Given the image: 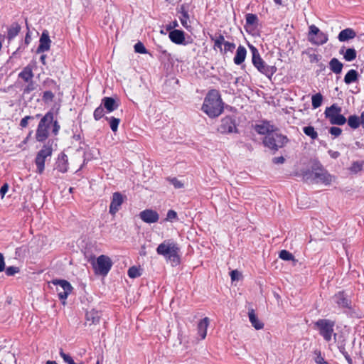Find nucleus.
<instances>
[{
    "label": "nucleus",
    "instance_id": "63",
    "mask_svg": "<svg viewBox=\"0 0 364 364\" xmlns=\"http://www.w3.org/2000/svg\"><path fill=\"white\" fill-rule=\"evenodd\" d=\"M328 152L333 159H337L340 156V153L336 151L329 150Z\"/></svg>",
    "mask_w": 364,
    "mask_h": 364
},
{
    "label": "nucleus",
    "instance_id": "19",
    "mask_svg": "<svg viewBox=\"0 0 364 364\" xmlns=\"http://www.w3.org/2000/svg\"><path fill=\"white\" fill-rule=\"evenodd\" d=\"M356 36V33L353 28H346L342 30L338 36V39L341 42L348 41V40L353 39Z\"/></svg>",
    "mask_w": 364,
    "mask_h": 364
},
{
    "label": "nucleus",
    "instance_id": "36",
    "mask_svg": "<svg viewBox=\"0 0 364 364\" xmlns=\"http://www.w3.org/2000/svg\"><path fill=\"white\" fill-rule=\"evenodd\" d=\"M105 119L109 121L110 128L113 132H116L118 129V126L120 122V119L119 118H116L114 117H106Z\"/></svg>",
    "mask_w": 364,
    "mask_h": 364
},
{
    "label": "nucleus",
    "instance_id": "43",
    "mask_svg": "<svg viewBox=\"0 0 364 364\" xmlns=\"http://www.w3.org/2000/svg\"><path fill=\"white\" fill-rule=\"evenodd\" d=\"M59 354L65 363L68 364H76L72 357L64 353L62 348H60Z\"/></svg>",
    "mask_w": 364,
    "mask_h": 364
},
{
    "label": "nucleus",
    "instance_id": "62",
    "mask_svg": "<svg viewBox=\"0 0 364 364\" xmlns=\"http://www.w3.org/2000/svg\"><path fill=\"white\" fill-rule=\"evenodd\" d=\"M338 349H339V351L342 353V355L344 356V357H346L347 355H349V353L346 351V348H345V345L344 344H341L339 346H338Z\"/></svg>",
    "mask_w": 364,
    "mask_h": 364
},
{
    "label": "nucleus",
    "instance_id": "11",
    "mask_svg": "<svg viewBox=\"0 0 364 364\" xmlns=\"http://www.w3.org/2000/svg\"><path fill=\"white\" fill-rule=\"evenodd\" d=\"M218 131L223 134L237 133L236 120L234 117L226 116L220 120Z\"/></svg>",
    "mask_w": 364,
    "mask_h": 364
},
{
    "label": "nucleus",
    "instance_id": "17",
    "mask_svg": "<svg viewBox=\"0 0 364 364\" xmlns=\"http://www.w3.org/2000/svg\"><path fill=\"white\" fill-rule=\"evenodd\" d=\"M55 169L61 173H65L68 169V159L66 154L61 153L55 163Z\"/></svg>",
    "mask_w": 364,
    "mask_h": 364
},
{
    "label": "nucleus",
    "instance_id": "2",
    "mask_svg": "<svg viewBox=\"0 0 364 364\" xmlns=\"http://www.w3.org/2000/svg\"><path fill=\"white\" fill-rule=\"evenodd\" d=\"M302 176L307 182H321L326 185L331 182V176L318 161H315L311 166V170L304 171Z\"/></svg>",
    "mask_w": 364,
    "mask_h": 364
},
{
    "label": "nucleus",
    "instance_id": "50",
    "mask_svg": "<svg viewBox=\"0 0 364 364\" xmlns=\"http://www.w3.org/2000/svg\"><path fill=\"white\" fill-rule=\"evenodd\" d=\"M177 219V213L173 210H169L166 215V220L172 221Z\"/></svg>",
    "mask_w": 364,
    "mask_h": 364
},
{
    "label": "nucleus",
    "instance_id": "40",
    "mask_svg": "<svg viewBox=\"0 0 364 364\" xmlns=\"http://www.w3.org/2000/svg\"><path fill=\"white\" fill-rule=\"evenodd\" d=\"M279 258L285 261L294 260V255L286 250H281L279 254Z\"/></svg>",
    "mask_w": 364,
    "mask_h": 364
},
{
    "label": "nucleus",
    "instance_id": "30",
    "mask_svg": "<svg viewBox=\"0 0 364 364\" xmlns=\"http://www.w3.org/2000/svg\"><path fill=\"white\" fill-rule=\"evenodd\" d=\"M21 29V26L18 23H14L8 30V38L9 40L15 38Z\"/></svg>",
    "mask_w": 364,
    "mask_h": 364
},
{
    "label": "nucleus",
    "instance_id": "35",
    "mask_svg": "<svg viewBox=\"0 0 364 364\" xmlns=\"http://www.w3.org/2000/svg\"><path fill=\"white\" fill-rule=\"evenodd\" d=\"M246 26H256L258 24V18L256 14H247L245 16Z\"/></svg>",
    "mask_w": 364,
    "mask_h": 364
},
{
    "label": "nucleus",
    "instance_id": "21",
    "mask_svg": "<svg viewBox=\"0 0 364 364\" xmlns=\"http://www.w3.org/2000/svg\"><path fill=\"white\" fill-rule=\"evenodd\" d=\"M256 132L259 134H269L274 132V126L271 125L268 122H264L260 124L255 126Z\"/></svg>",
    "mask_w": 364,
    "mask_h": 364
},
{
    "label": "nucleus",
    "instance_id": "31",
    "mask_svg": "<svg viewBox=\"0 0 364 364\" xmlns=\"http://www.w3.org/2000/svg\"><path fill=\"white\" fill-rule=\"evenodd\" d=\"M329 121L331 124L341 126L346 124L347 119L340 113L329 119Z\"/></svg>",
    "mask_w": 364,
    "mask_h": 364
},
{
    "label": "nucleus",
    "instance_id": "42",
    "mask_svg": "<svg viewBox=\"0 0 364 364\" xmlns=\"http://www.w3.org/2000/svg\"><path fill=\"white\" fill-rule=\"evenodd\" d=\"M134 51L140 54L148 53V50L145 48L144 45L140 41L134 45Z\"/></svg>",
    "mask_w": 364,
    "mask_h": 364
},
{
    "label": "nucleus",
    "instance_id": "34",
    "mask_svg": "<svg viewBox=\"0 0 364 364\" xmlns=\"http://www.w3.org/2000/svg\"><path fill=\"white\" fill-rule=\"evenodd\" d=\"M304 133L309 136L311 139H316L318 138V133L312 126H306L303 128Z\"/></svg>",
    "mask_w": 364,
    "mask_h": 364
},
{
    "label": "nucleus",
    "instance_id": "3",
    "mask_svg": "<svg viewBox=\"0 0 364 364\" xmlns=\"http://www.w3.org/2000/svg\"><path fill=\"white\" fill-rule=\"evenodd\" d=\"M179 250L178 245L172 240H165L156 248L157 254L170 261L172 266H176L180 263Z\"/></svg>",
    "mask_w": 364,
    "mask_h": 364
},
{
    "label": "nucleus",
    "instance_id": "9",
    "mask_svg": "<svg viewBox=\"0 0 364 364\" xmlns=\"http://www.w3.org/2000/svg\"><path fill=\"white\" fill-rule=\"evenodd\" d=\"M51 283L56 286L58 298L60 300L63 301V304H64L65 303V300L73 290V287L70 282L65 279H53L51 281Z\"/></svg>",
    "mask_w": 364,
    "mask_h": 364
},
{
    "label": "nucleus",
    "instance_id": "46",
    "mask_svg": "<svg viewBox=\"0 0 364 364\" xmlns=\"http://www.w3.org/2000/svg\"><path fill=\"white\" fill-rule=\"evenodd\" d=\"M235 48V44L234 43H230V42L227 41V42L224 43V48L223 50L222 53L225 54L228 51L232 52Z\"/></svg>",
    "mask_w": 364,
    "mask_h": 364
},
{
    "label": "nucleus",
    "instance_id": "5",
    "mask_svg": "<svg viewBox=\"0 0 364 364\" xmlns=\"http://www.w3.org/2000/svg\"><path fill=\"white\" fill-rule=\"evenodd\" d=\"M53 114L50 112L46 113L41 119L36 133L38 141H44L48 136V129L53 121Z\"/></svg>",
    "mask_w": 364,
    "mask_h": 364
},
{
    "label": "nucleus",
    "instance_id": "26",
    "mask_svg": "<svg viewBox=\"0 0 364 364\" xmlns=\"http://www.w3.org/2000/svg\"><path fill=\"white\" fill-rule=\"evenodd\" d=\"M345 47L340 49V54L343 55V58L346 61L350 62L356 58L357 53L354 48H347L344 51Z\"/></svg>",
    "mask_w": 364,
    "mask_h": 364
},
{
    "label": "nucleus",
    "instance_id": "57",
    "mask_svg": "<svg viewBox=\"0 0 364 364\" xmlns=\"http://www.w3.org/2000/svg\"><path fill=\"white\" fill-rule=\"evenodd\" d=\"M178 26V23L177 21L175 20L166 26V31L170 32L171 31L175 29Z\"/></svg>",
    "mask_w": 364,
    "mask_h": 364
},
{
    "label": "nucleus",
    "instance_id": "52",
    "mask_svg": "<svg viewBox=\"0 0 364 364\" xmlns=\"http://www.w3.org/2000/svg\"><path fill=\"white\" fill-rule=\"evenodd\" d=\"M43 98L45 101H52L54 98V94L51 91H46L43 92Z\"/></svg>",
    "mask_w": 364,
    "mask_h": 364
},
{
    "label": "nucleus",
    "instance_id": "22",
    "mask_svg": "<svg viewBox=\"0 0 364 364\" xmlns=\"http://www.w3.org/2000/svg\"><path fill=\"white\" fill-rule=\"evenodd\" d=\"M101 312L92 309L86 313V321L89 322V325L97 324L100 322L101 318Z\"/></svg>",
    "mask_w": 364,
    "mask_h": 364
},
{
    "label": "nucleus",
    "instance_id": "12",
    "mask_svg": "<svg viewBox=\"0 0 364 364\" xmlns=\"http://www.w3.org/2000/svg\"><path fill=\"white\" fill-rule=\"evenodd\" d=\"M124 197L119 192H114L112 194V200L109 205V212L111 215H114L119 211L122 204L123 203Z\"/></svg>",
    "mask_w": 364,
    "mask_h": 364
},
{
    "label": "nucleus",
    "instance_id": "27",
    "mask_svg": "<svg viewBox=\"0 0 364 364\" xmlns=\"http://www.w3.org/2000/svg\"><path fill=\"white\" fill-rule=\"evenodd\" d=\"M329 68L335 74H340L342 72L343 64L337 58H333L329 62Z\"/></svg>",
    "mask_w": 364,
    "mask_h": 364
},
{
    "label": "nucleus",
    "instance_id": "58",
    "mask_svg": "<svg viewBox=\"0 0 364 364\" xmlns=\"http://www.w3.org/2000/svg\"><path fill=\"white\" fill-rule=\"evenodd\" d=\"M240 273L237 270H232L230 272V277L232 281L239 280Z\"/></svg>",
    "mask_w": 364,
    "mask_h": 364
},
{
    "label": "nucleus",
    "instance_id": "64",
    "mask_svg": "<svg viewBox=\"0 0 364 364\" xmlns=\"http://www.w3.org/2000/svg\"><path fill=\"white\" fill-rule=\"evenodd\" d=\"M359 122L364 129V112H363L360 116L359 117Z\"/></svg>",
    "mask_w": 364,
    "mask_h": 364
},
{
    "label": "nucleus",
    "instance_id": "48",
    "mask_svg": "<svg viewBox=\"0 0 364 364\" xmlns=\"http://www.w3.org/2000/svg\"><path fill=\"white\" fill-rule=\"evenodd\" d=\"M329 133L331 135L337 137L339 136L342 133V129L338 127H332L329 129Z\"/></svg>",
    "mask_w": 364,
    "mask_h": 364
},
{
    "label": "nucleus",
    "instance_id": "44",
    "mask_svg": "<svg viewBox=\"0 0 364 364\" xmlns=\"http://www.w3.org/2000/svg\"><path fill=\"white\" fill-rule=\"evenodd\" d=\"M315 358L314 360L316 364H328L323 358V357L321 355V353L320 350H316L314 351Z\"/></svg>",
    "mask_w": 364,
    "mask_h": 364
},
{
    "label": "nucleus",
    "instance_id": "25",
    "mask_svg": "<svg viewBox=\"0 0 364 364\" xmlns=\"http://www.w3.org/2000/svg\"><path fill=\"white\" fill-rule=\"evenodd\" d=\"M209 324V319L205 317L198 324V332L202 339H204L207 334V328Z\"/></svg>",
    "mask_w": 364,
    "mask_h": 364
},
{
    "label": "nucleus",
    "instance_id": "60",
    "mask_svg": "<svg viewBox=\"0 0 364 364\" xmlns=\"http://www.w3.org/2000/svg\"><path fill=\"white\" fill-rule=\"evenodd\" d=\"M5 269V262L3 254L0 253V272Z\"/></svg>",
    "mask_w": 364,
    "mask_h": 364
},
{
    "label": "nucleus",
    "instance_id": "16",
    "mask_svg": "<svg viewBox=\"0 0 364 364\" xmlns=\"http://www.w3.org/2000/svg\"><path fill=\"white\" fill-rule=\"evenodd\" d=\"M170 40L177 45H186L185 32L182 30L173 29L168 33Z\"/></svg>",
    "mask_w": 364,
    "mask_h": 364
},
{
    "label": "nucleus",
    "instance_id": "47",
    "mask_svg": "<svg viewBox=\"0 0 364 364\" xmlns=\"http://www.w3.org/2000/svg\"><path fill=\"white\" fill-rule=\"evenodd\" d=\"M7 276H13L20 271L18 267L10 266L4 269Z\"/></svg>",
    "mask_w": 364,
    "mask_h": 364
},
{
    "label": "nucleus",
    "instance_id": "45",
    "mask_svg": "<svg viewBox=\"0 0 364 364\" xmlns=\"http://www.w3.org/2000/svg\"><path fill=\"white\" fill-rule=\"evenodd\" d=\"M181 16H179V19H180V21L182 24V26L186 28H188V21L189 20V14L188 12H184L183 14H181Z\"/></svg>",
    "mask_w": 364,
    "mask_h": 364
},
{
    "label": "nucleus",
    "instance_id": "41",
    "mask_svg": "<svg viewBox=\"0 0 364 364\" xmlns=\"http://www.w3.org/2000/svg\"><path fill=\"white\" fill-rule=\"evenodd\" d=\"M104 115H105V110L101 105L95 109L94 113H93V117L96 121H98L102 117H103Z\"/></svg>",
    "mask_w": 364,
    "mask_h": 364
},
{
    "label": "nucleus",
    "instance_id": "8",
    "mask_svg": "<svg viewBox=\"0 0 364 364\" xmlns=\"http://www.w3.org/2000/svg\"><path fill=\"white\" fill-rule=\"evenodd\" d=\"M92 265L96 274L105 276L109 272L112 262L108 256L102 255L97 258L96 262H94Z\"/></svg>",
    "mask_w": 364,
    "mask_h": 364
},
{
    "label": "nucleus",
    "instance_id": "32",
    "mask_svg": "<svg viewBox=\"0 0 364 364\" xmlns=\"http://www.w3.org/2000/svg\"><path fill=\"white\" fill-rule=\"evenodd\" d=\"M346 122H348V126L353 129L358 128L360 125L359 122V117L355 114L349 116Z\"/></svg>",
    "mask_w": 364,
    "mask_h": 364
},
{
    "label": "nucleus",
    "instance_id": "24",
    "mask_svg": "<svg viewBox=\"0 0 364 364\" xmlns=\"http://www.w3.org/2000/svg\"><path fill=\"white\" fill-rule=\"evenodd\" d=\"M342 109L337 104L334 103L330 107L326 108L324 115L326 119H331L341 112Z\"/></svg>",
    "mask_w": 364,
    "mask_h": 364
},
{
    "label": "nucleus",
    "instance_id": "23",
    "mask_svg": "<svg viewBox=\"0 0 364 364\" xmlns=\"http://www.w3.org/2000/svg\"><path fill=\"white\" fill-rule=\"evenodd\" d=\"M247 55V50L242 46H239L236 54L234 57L233 61L236 65H241L245 60Z\"/></svg>",
    "mask_w": 364,
    "mask_h": 364
},
{
    "label": "nucleus",
    "instance_id": "14",
    "mask_svg": "<svg viewBox=\"0 0 364 364\" xmlns=\"http://www.w3.org/2000/svg\"><path fill=\"white\" fill-rule=\"evenodd\" d=\"M43 238L41 235L34 237L28 243V251L32 254L39 252L45 245Z\"/></svg>",
    "mask_w": 364,
    "mask_h": 364
},
{
    "label": "nucleus",
    "instance_id": "39",
    "mask_svg": "<svg viewBox=\"0 0 364 364\" xmlns=\"http://www.w3.org/2000/svg\"><path fill=\"white\" fill-rule=\"evenodd\" d=\"M140 271V268L132 266L128 269L127 274L130 278H136L141 276V273Z\"/></svg>",
    "mask_w": 364,
    "mask_h": 364
},
{
    "label": "nucleus",
    "instance_id": "49",
    "mask_svg": "<svg viewBox=\"0 0 364 364\" xmlns=\"http://www.w3.org/2000/svg\"><path fill=\"white\" fill-rule=\"evenodd\" d=\"M210 38L211 39V41H216L219 43H220L221 44H224V43H225L226 41H225V38L223 36V35L219 33V34H215V36H210Z\"/></svg>",
    "mask_w": 364,
    "mask_h": 364
},
{
    "label": "nucleus",
    "instance_id": "13",
    "mask_svg": "<svg viewBox=\"0 0 364 364\" xmlns=\"http://www.w3.org/2000/svg\"><path fill=\"white\" fill-rule=\"evenodd\" d=\"M333 301L339 307L351 309V301L348 298V296L344 291H338L333 296Z\"/></svg>",
    "mask_w": 364,
    "mask_h": 364
},
{
    "label": "nucleus",
    "instance_id": "10",
    "mask_svg": "<svg viewBox=\"0 0 364 364\" xmlns=\"http://www.w3.org/2000/svg\"><path fill=\"white\" fill-rule=\"evenodd\" d=\"M53 152L51 146L46 144L38 152L35 159V163L37 167L36 172L42 173L45 168V161L47 157L50 156Z\"/></svg>",
    "mask_w": 364,
    "mask_h": 364
},
{
    "label": "nucleus",
    "instance_id": "4",
    "mask_svg": "<svg viewBox=\"0 0 364 364\" xmlns=\"http://www.w3.org/2000/svg\"><path fill=\"white\" fill-rule=\"evenodd\" d=\"M252 53V62L259 72L271 80L272 76L277 72V68L274 65H268L261 58L258 50L252 45H249Z\"/></svg>",
    "mask_w": 364,
    "mask_h": 364
},
{
    "label": "nucleus",
    "instance_id": "56",
    "mask_svg": "<svg viewBox=\"0 0 364 364\" xmlns=\"http://www.w3.org/2000/svg\"><path fill=\"white\" fill-rule=\"evenodd\" d=\"M52 124H53L52 132L54 135H57L59 132V129H60V125L56 120H55V121L53 120Z\"/></svg>",
    "mask_w": 364,
    "mask_h": 364
},
{
    "label": "nucleus",
    "instance_id": "55",
    "mask_svg": "<svg viewBox=\"0 0 364 364\" xmlns=\"http://www.w3.org/2000/svg\"><path fill=\"white\" fill-rule=\"evenodd\" d=\"M321 31L314 25L309 26V36L318 35Z\"/></svg>",
    "mask_w": 364,
    "mask_h": 364
},
{
    "label": "nucleus",
    "instance_id": "59",
    "mask_svg": "<svg viewBox=\"0 0 364 364\" xmlns=\"http://www.w3.org/2000/svg\"><path fill=\"white\" fill-rule=\"evenodd\" d=\"M9 190V186L7 183H4L1 188H0V196L1 198H3L5 196V194L8 192Z\"/></svg>",
    "mask_w": 364,
    "mask_h": 364
},
{
    "label": "nucleus",
    "instance_id": "38",
    "mask_svg": "<svg viewBox=\"0 0 364 364\" xmlns=\"http://www.w3.org/2000/svg\"><path fill=\"white\" fill-rule=\"evenodd\" d=\"M363 164H364V161H354L353 162L351 166L350 167L349 170L350 171V172L353 173H358L359 171H360L362 169H363Z\"/></svg>",
    "mask_w": 364,
    "mask_h": 364
},
{
    "label": "nucleus",
    "instance_id": "33",
    "mask_svg": "<svg viewBox=\"0 0 364 364\" xmlns=\"http://www.w3.org/2000/svg\"><path fill=\"white\" fill-rule=\"evenodd\" d=\"M323 102V95L318 92L311 97V104L314 109L319 107Z\"/></svg>",
    "mask_w": 364,
    "mask_h": 364
},
{
    "label": "nucleus",
    "instance_id": "61",
    "mask_svg": "<svg viewBox=\"0 0 364 364\" xmlns=\"http://www.w3.org/2000/svg\"><path fill=\"white\" fill-rule=\"evenodd\" d=\"M285 161V159L283 156L274 157L272 159V161L275 164H283Z\"/></svg>",
    "mask_w": 364,
    "mask_h": 364
},
{
    "label": "nucleus",
    "instance_id": "53",
    "mask_svg": "<svg viewBox=\"0 0 364 364\" xmlns=\"http://www.w3.org/2000/svg\"><path fill=\"white\" fill-rule=\"evenodd\" d=\"M170 182L171 184L173 185V186L176 188H181L183 187V184L180 181H178L176 178H173L170 179Z\"/></svg>",
    "mask_w": 364,
    "mask_h": 364
},
{
    "label": "nucleus",
    "instance_id": "20",
    "mask_svg": "<svg viewBox=\"0 0 364 364\" xmlns=\"http://www.w3.org/2000/svg\"><path fill=\"white\" fill-rule=\"evenodd\" d=\"M101 105L104 106L108 112H113L117 109L119 106L116 100L111 97H105L102 100Z\"/></svg>",
    "mask_w": 364,
    "mask_h": 364
},
{
    "label": "nucleus",
    "instance_id": "29",
    "mask_svg": "<svg viewBox=\"0 0 364 364\" xmlns=\"http://www.w3.org/2000/svg\"><path fill=\"white\" fill-rule=\"evenodd\" d=\"M250 321L252 323V326L255 327V329L259 330L263 328L264 324L261 321H259L257 318L256 314H255V311L253 309H251L248 312Z\"/></svg>",
    "mask_w": 364,
    "mask_h": 364
},
{
    "label": "nucleus",
    "instance_id": "51",
    "mask_svg": "<svg viewBox=\"0 0 364 364\" xmlns=\"http://www.w3.org/2000/svg\"><path fill=\"white\" fill-rule=\"evenodd\" d=\"M33 77L31 70L28 67H24V82H28Z\"/></svg>",
    "mask_w": 364,
    "mask_h": 364
},
{
    "label": "nucleus",
    "instance_id": "1",
    "mask_svg": "<svg viewBox=\"0 0 364 364\" xmlns=\"http://www.w3.org/2000/svg\"><path fill=\"white\" fill-rule=\"evenodd\" d=\"M223 105L219 91L213 89L206 95L202 106V110L209 117H217L223 112Z\"/></svg>",
    "mask_w": 364,
    "mask_h": 364
},
{
    "label": "nucleus",
    "instance_id": "6",
    "mask_svg": "<svg viewBox=\"0 0 364 364\" xmlns=\"http://www.w3.org/2000/svg\"><path fill=\"white\" fill-rule=\"evenodd\" d=\"M289 141L286 136L277 133H271L265 136L263 144L272 150L277 151Z\"/></svg>",
    "mask_w": 364,
    "mask_h": 364
},
{
    "label": "nucleus",
    "instance_id": "28",
    "mask_svg": "<svg viewBox=\"0 0 364 364\" xmlns=\"http://www.w3.org/2000/svg\"><path fill=\"white\" fill-rule=\"evenodd\" d=\"M359 74L353 69L350 70L344 77V82L346 85H350L358 80Z\"/></svg>",
    "mask_w": 364,
    "mask_h": 364
},
{
    "label": "nucleus",
    "instance_id": "15",
    "mask_svg": "<svg viewBox=\"0 0 364 364\" xmlns=\"http://www.w3.org/2000/svg\"><path fill=\"white\" fill-rule=\"evenodd\" d=\"M139 217L146 223H154L159 219L158 213L152 209H146L140 212Z\"/></svg>",
    "mask_w": 364,
    "mask_h": 364
},
{
    "label": "nucleus",
    "instance_id": "37",
    "mask_svg": "<svg viewBox=\"0 0 364 364\" xmlns=\"http://www.w3.org/2000/svg\"><path fill=\"white\" fill-rule=\"evenodd\" d=\"M328 41V36L323 32H319L318 35H316V39L313 40V43L316 45H323Z\"/></svg>",
    "mask_w": 364,
    "mask_h": 364
},
{
    "label": "nucleus",
    "instance_id": "7",
    "mask_svg": "<svg viewBox=\"0 0 364 364\" xmlns=\"http://www.w3.org/2000/svg\"><path fill=\"white\" fill-rule=\"evenodd\" d=\"M334 325L335 323L333 321L324 318L318 319L315 323V326L319 330L320 335L328 342L331 340Z\"/></svg>",
    "mask_w": 364,
    "mask_h": 364
},
{
    "label": "nucleus",
    "instance_id": "54",
    "mask_svg": "<svg viewBox=\"0 0 364 364\" xmlns=\"http://www.w3.org/2000/svg\"><path fill=\"white\" fill-rule=\"evenodd\" d=\"M321 59V55H320L315 54V53L309 55V61L311 63H318Z\"/></svg>",
    "mask_w": 364,
    "mask_h": 364
},
{
    "label": "nucleus",
    "instance_id": "18",
    "mask_svg": "<svg viewBox=\"0 0 364 364\" xmlns=\"http://www.w3.org/2000/svg\"><path fill=\"white\" fill-rule=\"evenodd\" d=\"M51 41L47 31L43 32L40 38V43L37 48L38 53H43L50 49Z\"/></svg>",
    "mask_w": 364,
    "mask_h": 364
}]
</instances>
